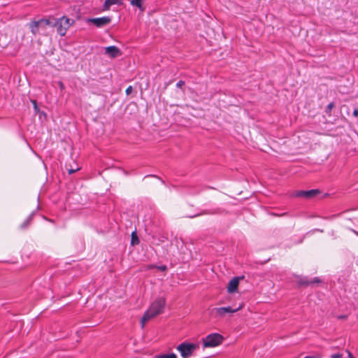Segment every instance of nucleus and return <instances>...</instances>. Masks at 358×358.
<instances>
[{
  "label": "nucleus",
  "instance_id": "1",
  "mask_svg": "<svg viewBox=\"0 0 358 358\" xmlns=\"http://www.w3.org/2000/svg\"><path fill=\"white\" fill-rule=\"evenodd\" d=\"M166 301L164 298L157 299L154 302H152L148 310L144 313L143 316L141 319L140 323L141 329L144 328L146 322L150 319L161 314L164 309Z\"/></svg>",
  "mask_w": 358,
  "mask_h": 358
},
{
  "label": "nucleus",
  "instance_id": "27",
  "mask_svg": "<svg viewBox=\"0 0 358 358\" xmlns=\"http://www.w3.org/2000/svg\"><path fill=\"white\" fill-rule=\"evenodd\" d=\"M132 6H134V0H129Z\"/></svg>",
  "mask_w": 358,
  "mask_h": 358
},
{
  "label": "nucleus",
  "instance_id": "5",
  "mask_svg": "<svg viewBox=\"0 0 358 358\" xmlns=\"http://www.w3.org/2000/svg\"><path fill=\"white\" fill-rule=\"evenodd\" d=\"M52 25L50 19L41 18L38 20L31 21L29 24V27L31 32L34 35H36L39 33L40 29L45 30L47 26Z\"/></svg>",
  "mask_w": 358,
  "mask_h": 358
},
{
  "label": "nucleus",
  "instance_id": "12",
  "mask_svg": "<svg viewBox=\"0 0 358 358\" xmlns=\"http://www.w3.org/2000/svg\"><path fill=\"white\" fill-rule=\"evenodd\" d=\"M33 215L34 213L31 214L27 219L26 220L21 224L20 226V228L24 229H26L29 224H30L31 220H32V217H33Z\"/></svg>",
  "mask_w": 358,
  "mask_h": 358
},
{
  "label": "nucleus",
  "instance_id": "11",
  "mask_svg": "<svg viewBox=\"0 0 358 358\" xmlns=\"http://www.w3.org/2000/svg\"><path fill=\"white\" fill-rule=\"evenodd\" d=\"M119 3V0H105L103 8L104 10H108L112 5L118 4Z\"/></svg>",
  "mask_w": 358,
  "mask_h": 358
},
{
  "label": "nucleus",
  "instance_id": "7",
  "mask_svg": "<svg viewBox=\"0 0 358 358\" xmlns=\"http://www.w3.org/2000/svg\"><path fill=\"white\" fill-rule=\"evenodd\" d=\"M87 22H91L96 27L100 28L108 25L111 22V19L110 17L104 16L101 17L89 18L87 20Z\"/></svg>",
  "mask_w": 358,
  "mask_h": 358
},
{
  "label": "nucleus",
  "instance_id": "2",
  "mask_svg": "<svg viewBox=\"0 0 358 358\" xmlns=\"http://www.w3.org/2000/svg\"><path fill=\"white\" fill-rule=\"evenodd\" d=\"M74 22V20L64 15L59 18L56 19L55 22L52 24V26L56 28L57 32L59 36H64L66 35L69 28L73 25Z\"/></svg>",
  "mask_w": 358,
  "mask_h": 358
},
{
  "label": "nucleus",
  "instance_id": "15",
  "mask_svg": "<svg viewBox=\"0 0 358 358\" xmlns=\"http://www.w3.org/2000/svg\"><path fill=\"white\" fill-rule=\"evenodd\" d=\"M152 268H156L158 270L162 271H165L167 269V267L165 265H160V266L153 265V266H152Z\"/></svg>",
  "mask_w": 358,
  "mask_h": 358
},
{
  "label": "nucleus",
  "instance_id": "6",
  "mask_svg": "<svg viewBox=\"0 0 358 358\" xmlns=\"http://www.w3.org/2000/svg\"><path fill=\"white\" fill-rule=\"evenodd\" d=\"M241 308V306H240L237 308H232L231 306H227V307H219L215 308L213 310V313H215L216 317H224L227 314H232L236 312H237L238 310Z\"/></svg>",
  "mask_w": 358,
  "mask_h": 358
},
{
  "label": "nucleus",
  "instance_id": "17",
  "mask_svg": "<svg viewBox=\"0 0 358 358\" xmlns=\"http://www.w3.org/2000/svg\"><path fill=\"white\" fill-rule=\"evenodd\" d=\"M343 355L342 353H336L331 355L330 358H343Z\"/></svg>",
  "mask_w": 358,
  "mask_h": 358
},
{
  "label": "nucleus",
  "instance_id": "10",
  "mask_svg": "<svg viewBox=\"0 0 358 358\" xmlns=\"http://www.w3.org/2000/svg\"><path fill=\"white\" fill-rule=\"evenodd\" d=\"M239 283V278L234 277L229 280L227 286V292L229 293H234L237 292L238 286Z\"/></svg>",
  "mask_w": 358,
  "mask_h": 358
},
{
  "label": "nucleus",
  "instance_id": "8",
  "mask_svg": "<svg viewBox=\"0 0 358 358\" xmlns=\"http://www.w3.org/2000/svg\"><path fill=\"white\" fill-rule=\"evenodd\" d=\"M320 193L318 189L300 190L296 191L292 194L294 197H306L308 199L313 198Z\"/></svg>",
  "mask_w": 358,
  "mask_h": 358
},
{
  "label": "nucleus",
  "instance_id": "16",
  "mask_svg": "<svg viewBox=\"0 0 358 358\" xmlns=\"http://www.w3.org/2000/svg\"><path fill=\"white\" fill-rule=\"evenodd\" d=\"M136 7L138 8L141 11L144 10V8L142 6V0H136Z\"/></svg>",
  "mask_w": 358,
  "mask_h": 358
},
{
  "label": "nucleus",
  "instance_id": "24",
  "mask_svg": "<svg viewBox=\"0 0 358 358\" xmlns=\"http://www.w3.org/2000/svg\"><path fill=\"white\" fill-rule=\"evenodd\" d=\"M347 352L349 358H354L352 354L350 352L347 351Z\"/></svg>",
  "mask_w": 358,
  "mask_h": 358
},
{
  "label": "nucleus",
  "instance_id": "20",
  "mask_svg": "<svg viewBox=\"0 0 358 358\" xmlns=\"http://www.w3.org/2000/svg\"><path fill=\"white\" fill-rule=\"evenodd\" d=\"M133 92L132 86H129L126 90L127 94H130Z\"/></svg>",
  "mask_w": 358,
  "mask_h": 358
},
{
  "label": "nucleus",
  "instance_id": "3",
  "mask_svg": "<svg viewBox=\"0 0 358 358\" xmlns=\"http://www.w3.org/2000/svg\"><path fill=\"white\" fill-rule=\"evenodd\" d=\"M198 348V344L182 342L177 346L176 350L180 352L182 358H189Z\"/></svg>",
  "mask_w": 358,
  "mask_h": 358
},
{
  "label": "nucleus",
  "instance_id": "29",
  "mask_svg": "<svg viewBox=\"0 0 358 358\" xmlns=\"http://www.w3.org/2000/svg\"><path fill=\"white\" fill-rule=\"evenodd\" d=\"M355 232L356 233V234H357V235H358V232H357V231H355Z\"/></svg>",
  "mask_w": 358,
  "mask_h": 358
},
{
  "label": "nucleus",
  "instance_id": "22",
  "mask_svg": "<svg viewBox=\"0 0 358 358\" xmlns=\"http://www.w3.org/2000/svg\"><path fill=\"white\" fill-rule=\"evenodd\" d=\"M58 85H59V87L61 90H64V83L62 81H59L58 82Z\"/></svg>",
  "mask_w": 358,
  "mask_h": 358
},
{
  "label": "nucleus",
  "instance_id": "14",
  "mask_svg": "<svg viewBox=\"0 0 358 358\" xmlns=\"http://www.w3.org/2000/svg\"><path fill=\"white\" fill-rule=\"evenodd\" d=\"M80 169V167L76 165L75 167H71L70 169H68V173L69 174H72Z\"/></svg>",
  "mask_w": 358,
  "mask_h": 358
},
{
  "label": "nucleus",
  "instance_id": "26",
  "mask_svg": "<svg viewBox=\"0 0 358 358\" xmlns=\"http://www.w3.org/2000/svg\"><path fill=\"white\" fill-rule=\"evenodd\" d=\"M32 102H33V103H34V108H37L36 101H33Z\"/></svg>",
  "mask_w": 358,
  "mask_h": 358
},
{
  "label": "nucleus",
  "instance_id": "21",
  "mask_svg": "<svg viewBox=\"0 0 358 358\" xmlns=\"http://www.w3.org/2000/svg\"><path fill=\"white\" fill-rule=\"evenodd\" d=\"M304 358H322V356L320 355H311V356H306Z\"/></svg>",
  "mask_w": 358,
  "mask_h": 358
},
{
  "label": "nucleus",
  "instance_id": "19",
  "mask_svg": "<svg viewBox=\"0 0 358 358\" xmlns=\"http://www.w3.org/2000/svg\"><path fill=\"white\" fill-rule=\"evenodd\" d=\"M134 231L131 233V245H134Z\"/></svg>",
  "mask_w": 358,
  "mask_h": 358
},
{
  "label": "nucleus",
  "instance_id": "9",
  "mask_svg": "<svg viewBox=\"0 0 358 358\" xmlns=\"http://www.w3.org/2000/svg\"><path fill=\"white\" fill-rule=\"evenodd\" d=\"M105 53L110 58H115L121 55L120 49L114 45L106 48Z\"/></svg>",
  "mask_w": 358,
  "mask_h": 358
},
{
  "label": "nucleus",
  "instance_id": "23",
  "mask_svg": "<svg viewBox=\"0 0 358 358\" xmlns=\"http://www.w3.org/2000/svg\"><path fill=\"white\" fill-rule=\"evenodd\" d=\"M353 115L355 116V117H357L358 116V108H356L353 111Z\"/></svg>",
  "mask_w": 358,
  "mask_h": 358
},
{
  "label": "nucleus",
  "instance_id": "28",
  "mask_svg": "<svg viewBox=\"0 0 358 358\" xmlns=\"http://www.w3.org/2000/svg\"><path fill=\"white\" fill-rule=\"evenodd\" d=\"M197 215H190V216H189V217L192 218V217H196Z\"/></svg>",
  "mask_w": 358,
  "mask_h": 358
},
{
  "label": "nucleus",
  "instance_id": "25",
  "mask_svg": "<svg viewBox=\"0 0 358 358\" xmlns=\"http://www.w3.org/2000/svg\"><path fill=\"white\" fill-rule=\"evenodd\" d=\"M140 241L137 235L136 234V245L139 243Z\"/></svg>",
  "mask_w": 358,
  "mask_h": 358
},
{
  "label": "nucleus",
  "instance_id": "4",
  "mask_svg": "<svg viewBox=\"0 0 358 358\" xmlns=\"http://www.w3.org/2000/svg\"><path fill=\"white\" fill-rule=\"evenodd\" d=\"M202 340L204 348H213L220 345L224 338L218 333H212L203 338Z\"/></svg>",
  "mask_w": 358,
  "mask_h": 358
},
{
  "label": "nucleus",
  "instance_id": "18",
  "mask_svg": "<svg viewBox=\"0 0 358 358\" xmlns=\"http://www.w3.org/2000/svg\"><path fill=\"white\" fill-rule=\"evenodd\" d=\"M185 85V82L182 81V80H179L177 83H176V87L178 88H182V87Z\"/></svg>",
  "mask_w": 358,
  "mask_h": 358
},
{
  "label": "nucleus",
  "instance_id": "13",
  "mask_svg": "<svg viewBox=\"0 0 358 358\" xmlns=\"http://www.w3.org/2000/svg\"><path fill=\"white\" fill-rule=\"evenodd\" d=\"M155 358H177V356L175 353L171 352L169 354H162L156 355Z\"/></svg>",
  "mask_w": 358,
  "mask_h": 358
}]
</instances>
